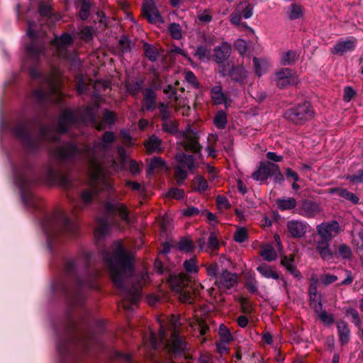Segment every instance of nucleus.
I'll use <instances>...</instances> for the list:
<instances>
[{
  "instance_id": "nucleus-1",
  "label": "nucleus",
  "mask_w": 363,
  "mask_h": 363,
  "mask_svg": "<svg viewBox=\"0 0 363 363\" xmlns=\"http://www.w3.org/2000/svg\"><path fill=\"white\" fill-rule=\"evenodd\" d=\"M104 259L107 263L111 279L123 298V306L126 310H134V305L141 298V282L149 278L147 272L142 273L136 283L129 287V278L133 273V254L125 250L120 240L114 242L111 252H106Z\"/></svg>"
},
{
  "instance_id": "nucleus-2",
  "label": "nucleus",
  "mask_w": 363,
  "mask_h": 363,
  "mask_svg": "<svg viewBox=\"0 0 363 363\" xmlns=\"http://www.w3.org/2000/svg\"><path fill=\"white\" fill-rule=\"evenodd\" d=\"M115 140L116 136L114 133L111 131H106L102 135L101 141L95 143L91 148L83 149V151H86L89 157L90 167H92L93 164L95 163L104 172V165L101 160L96 158V155L109 149ZM82 151V150L78 148L74 145L68 143L59 147L55 151V155L60 160L69 162L77 159Z\"/></svg>"
},
{
  "instance_id": "nucleus-3",
  "label": "nucleus",
  "mask_w": 363,
  "mask_h": 363,
  "mask_svg": "<svg viewBox=\"0 0 363 363\" xmlns=\"http://www.w3.org/2000/svg\"><path fill=\"white\" fill-rule=\"evenodd\" d=\"M98 112V106H87L82 110L79 113H74L70 110L64 111L59 120V130H55L50 128H43L41 129L40 137L43 139L49 140H57L60 133H62L72 125L77 123L79 121H82L84 123L95 125L96 128L101 130L104 128L101 124H96V115Z\"/></svg>"
},
{
  "instance_id": "nucleus-4",
  "label": "nucleus",
  "mask_w": 363,
  "mask_h": 363,
  "mask_svg": "<svg viewBox=\"0 0 363 363\" xmlns=\"http://www.w3.org/2000/svg\"><path fill=\"white\" fill-rule=\"evenodd\" d=\"M180 326L181 323L179 318H172L170 323V337L167 342L166 331L164 326L160 323L159 340H157L155 334L150 331L149 337H144L146 344H148L153 350H157L162 345L169 353L172 354L174 358H179L182 354V342L180 339Z\"/></svg>"
},
{
  "instance_id": "nucleus-5",
  "label": "nucleus",
  "mask_w": 363,
  "mask_h": 363,
  "mask_svg": "<svg viewBox=\"0 0 363 363\" xmlns=\"http://www.w3.org/2000/svg\"><path fill=\"white\" fill-rule=\"evenodd\" d=\"M43 229L47 238L48 247L51 248L52 240L55 237L62 234L76 235L78 225L67 217L65 212L58 210L52 216L45 218Z\"/></svg>"
},
{
  "instance_id": "nucleus-6",
  "label": "nucleus",
  "mask_w": 363,
  "mask_h": 363,
  "mask_svg": "<svg viewBox=\"0 0 363 363\" xmlns=\"http://www.w3.org/2000/svg\"><path fill=\"white\" fill-rule=\"evenodd\" d=\"M89 175L91 178V189L84 190L80 198L77 201H72L75 208H83L90 204L93 200L94 195L101 191L108 190L112 188V184L106 178L105 172L97 164H93L92 167H89Z\"/></svg>"
},
{
  "instance_id": "nucleus-7",
  "label": "nucleus",
  "mask_w": 363,
  "mask_h": 363,
  "mask_svg": "<svg viewBox=\"0 0 363 363\" xmlns=\"http://www.w3.org/2000/svg\"><path fill=\"white\" fill-rule=\"evenodd\" d=\"M61 72L57 67H52L50 73L43 77L41 87L33 92L35 99L39 102L45 100L55 101L57 99H52L61 96Z\"/></svg>"
},
{
  "instance_id": "nucleus-8",
  "label": "nucleus",
  "mask_w": 363,
  "mask_h": 363,
  "mask_svg": "<svg viewBox=\"0 0 363 363\" xmlns=\"http://www.w3.org/2000/svg\"><path fill=\"white\" fill-rule=\"evenodd\" d=\"M314 111L311 103L304 102L294 108H290L284 113L285 118L292 123L299 125L303 124L306 121L311 119L313 116Z\"/></svg>"
},
{
  "instance_id": "nucleus-9",
  "label": "nucleus",
  "mask_w": 363,
  "mask_h": 363,
  "mask_svg": "<svg viewBox=\"0 0 363 363\" xmlns=\"http://www.w3.org/2000/svg\"><path fill=\"white\" fill-rule=\"evenodd\" d=\"M15 182L18 186L23 203L26 206H35V199L30 191L33 182L30 178L21 172L15 173Z\"/></svg>"
},
{
  "instance_id": "nucleus-10",
  "label": "nucleus",
  "mask_w": 363,
  "mask_h": 363,
  "mask_svg": "<svg viewBox=\"0 0 363 363\" xmlns=\"http://www.w3.org/2000/svg\"><path fill=\"white\" fill-rule=\"evenodd\" d=\"M273 81L280 89H284L288 86L296 85L298 83L297 75L289 68H281L276 71Z\"/></svg>"
},
{
  "instance_id": "nucleus-11",
  "label": "nucleus",
  "mask_w": 363,
  "mask_h": 363,
  "mask_svg": "<svg viewBox=\"0 0 363 363\" xmlns=\"http://www.w3.org/2000/svg\"><path fill=\"white\" fill-rule=\"evenodd\" d=\"M45 178L46 182L50 184H57L65 188L69 186L70 179L69 177L61 173L52 164H48L45 167Z\"/></svg>"
},
{
  "instance_id": "nucleus-12",
  "label": "nucleus",
  "mask_w": 363,
  "mask_h": 363,
  "mask_svg": "<svg viewBox=\"0 0 363 363\" xmlns=\"http://www.w3.org/2000/svg\"><path fill=\"white\" fill-rule=\"evenodd\" d=\"M199 134L194 125H189L185 131H183V149L188 150L193 153H199L201 146L199 143Z\"/></svg>"
},
{
  "instance_id": "nucleus-13",
  "label": "nucleus",
  "mask_w": 363,
  "mask_h": 363,
  "mask_svg": "<svg viewBox=\"0 0 363 363\" xmlns=\"http://www.w3.org/2000/svg\"><path fill=\"white\" fill-rule=\"evenodd\" d=\"M316 232L319 241L330 242L339 233L340 225L336 220L322 223L317 225Z\"/></svg>"
},
{
  "instance_id": "nucleus-14",
  "label": "nucleus",
  "mask_w": 363,
  "mask_h": 363,
  "mask_svg": "<svg viewBox=\"0 0 363 363\" xmlns=\"http://www.w3.org/2000/svg\"><path fill=\"white\" fill-rule=\"evenodd\" d=\"M322 211L320 203L309 199H302L295 212L305 218H314Z\"/></svg>"
},
{
  "instance_id": "nucleus-15",
  "label": "nucleus",
  "mask_w": 363,
  "mask_h": 363,
  "mask_svg": "<svg viewBox=\"0 0 363 363\" xmlns=\"http://www.w3.org/2000/svg\"><path fill=\"white\" fill-rule=\"evenodd\" d=\"M238 277L228 270H223L215 281L216 286L223 291H227L237 286Z\"/></svg>"
},
{
  "instance_id": "nucleus-16",
  "label": "nucleus",
  "mask_w": 363,
  "mask_h": 363,
  "mask_svg": "<svg viewBox=\"0 0 363 363\" xmlns=\"http://www.w3.org/2000/svg\"><path fill=\"white\" fill-rule=\"evenodd\" d=\"M310 228L307 222L298 219H292L287 222V233L293 238H301L305 236Z\"/></svg>"
},
{
  "instance_id": "nucleus-17",
  "label": "nucleus",
  "mask_w": 363,
  "mask_h": 363,
  "mask_svg": "<svg viewBox=\"0 0 363 363\" xmlns=\"http://www.w3.org/2000/svg\"><path fill=\"white\" fill-rule=\"evenodd\" d=\"M220 72L223 76L228 75L232 80L238 83H243L247 77V72L243 67H235L230 63L224 65Z\"/></svg>"
},
{
  "instance_id": "nucleus-18",
  "label": "nucleus",
  "mask_w": 363,
  "mask_h": 363,
  "mask_svg": "<svg viewBox=\"0 0 363 363\" xmlns=\"http://www.w3.org/2000/svg\"><path fill=\"white\" fill-rule=\"evenodd\" d=\"M36 25L33 22H28V35L31 39L32 42L27 47L28 52L32 56H38L44 50L43 44L38 42V35L35 31Z\"/></svg>"
},
{
  "instance_id": "nucleus-19",
  "label": "nucleus",
  "mask_w": 363,
  "mask_h": 363,
  "mask_svg": "<svg viewBox=\"0 0 363 363\" xmlns=\"http://www.w3.org/2000/svg\"><path fill=\"white\" fill-rule=\"evenodd\" d=\"M72 37L67 33H64L58 38L56 37L52 41L55 52L62 57L68 59L67 50L72 45Z\"/></svg>"
},
{
  "instance_id": "nucleus-20",
  "label": "nucleus",
  "mask_w": 363,
  "mask_h": 363,
  "mask_svg": "<svg viewBox=\"0 0 363 363\" xmlns=\"http://www.w3.org/2000/svg\"><path fill=\"white\" fill-rule=\"evenodd\" d=\"M143 15L151 23H163L154 0H146L143 5Z\"/></svg>"
},
{
  "instance_id": "nucleus-21",
  "label": "nucleus",
  "mask_w": 363,
  "mask_h": 363,
  "mask_svg": "<svg viewBox=\"0 0 363 363\" xmlns=\"http://www.w3.org/2000/svg\"><path fill=\"white\" fill-rule=\"evenodd\" d=\"M278 164L269 162H261L258 169L255 171L252 177L253 179L259 182H264L269 177H272L274 171H277Z\"/></svg>"
},
{
  "instance_id": "nucleus-22",
  "label": "nucleus",
  "mask_w": 363,
  "mask_h": 363,
  "mask_svg": "<svg viewBox=\"0 0 363 363\" xmlns=\"http://www.w3.org/2000/svg\"><path fill=\"white\" fill-rule=\"evenodd\" d=\"M357 45V40L353 37L337 41L334 45L332 52L335 55H342L346 52L353 51Z\"/></svg>"
},
{
  "instance_id": "nucleus-23",
  "label": "nucleus",
  "mask_w": 363,
  "mask_h": 363,
  "mask_svg": "<svg viewBox=\"0 0 363 363\" xmlns=\"http://www.w3.org/2000/svg\"><path fill=\"white\" fill-rule=\"evenodd\" d=\"M91 340V337L88 335H77V337L72 339H69L65 341V342H58L57 344V350L59 352H62L64 350V344L65 347H80L82 348L88 347L89 342Z\"/></svg>"
},
{
  "instance_id": "nucleus-24",
  "label": "nucleus",
  "mask_w": 363,
  "mask_h": 363,
  "mask_svg": "<svg viewBox=\"0 0 363 363\" xmlns=\"http://www.w3.org/2000/svg\"><path fill=\"white\" fill-rule=\"evenodd\" d=\"M198 245L200 250H204L210 255H213L216 252L220 247L219 241L216 235L213 233L210 234L206 245L204 240L202 238L198 240Z\"/></svg>"
},
{
  "instance_id": "nucleus-25",
  "label": "nucleus",
  "mask_w": 363,
  "mask_h": 363,
  "mask_svg": "<svg viewBox=\"0 0 363 363\" xmlns=\"http://www.w3.org/2000/svg\"><path fill=\"white\" fill-rule=\"evenodd\" d=\"M230 45L226 42H223L220 45L214 48L213 57L215 61L220 64L225 61L230 57Z\"/></svg>"
},
{
  "instance_id": "nucleus-26",
  "label": "nucleus",
  "mask_w": 363,
  "mask_h": 363,
  "mask_svg": "<svg viewBox=\"0 0 363 363\" xmlns=\"http://www.w3.org/2000/svg\"><path fill=\"white\" fill-rule=\"evenodd\" d=\"M106 209L108 213L118 212L121 218L127 223H130V218L128 215V212L124 204L116 202L111 203L108 202L106 204Z\"/></svg>"
},
{
  "instance_id": "nucleus-27",
  "label": "nucleus",
  "mask_w": 363,
  "mask_h": 363,
  "mask_svg": "<svg viewBox=\"0 0 363 363\" xmlns=\"http://www.w3.org/2000/svg\"><path fill=\"white\" fill-rule=\"evenodd\" d=\"M253 65L255 72L259 77L265 74L270 66V63L267 59L256 57L253 58Z\"/></svg>"
},
{
  "instance_id": "nucleus-28",
  "label": "nucleus",
  "mask_w": 363,
  "mask_h": 363,
  "mask_svg": "<svg viewBox=\"0 0 363 363\" xmlns=\"http://www.w3.org/2000/svg\"><path fill=\"white\" fill-rule=\"evenodd\" d=\"M257 272L265 279H278L279 274L273 269V267L267 263H261L257 267Z\"/></svg>"
},
{
  "instance_id": "nucleus-29",
  "label": "nucleus",
  "mask_w": 363,
  "mask_h": 363,
  "mask_svg": "<svg viewBox=\"0 0 363 363\" xmlns=\"http://www.w3.org/2000/svg\"><path fill=\"white\" fill-rule=\"evenodd\" d=\"M145 147L149 153L159 152L162 151V141L156 135H151L145 143Z\"/></svg>"
},
{
  "instance_id": "nucleus-30",
  "label": "nucleus",
  "mask_w": 363,
  "mask_h": 363,
  "mask_svg": "<svg viewBox=\"0 0 363 363\" xmlns=\"http://www.w3.org/2000/svg\"><path fill=\"white\" fill-rule=\"evenodd\" d=\"M330 242H323L317 240L316 250L319 252L322 259L330 260L333 258V254L330 249Z\"/></svg>"
},
{
  "instance_id": "nucleus-31",
  "label": "nucleus",
  "mask_w": 363,
  "mask_h": 363,
  "mask_svg": "<svg viewBox=\"0 0 363 363\" xmlns=\"http://www.w3.org/2000/svg\"><path fill=\"white\" fill-rule=\"evenodd\" d=\"M183 270L191 277L198 273L199 264L195 255L191 257L189 259H185L183 262Z\"/></svg>"
},
{
  "instance_id": "nucleus-32",
  "label": "nucleus",
  "mask_w": 363,
  "mask_h": 363,
  "mask_svg": "<svg viewBox=\"0 0 363 363\" xmlns=\"http://www.w3.org/2000/svg\"><path fill=\"white\" fill-rule=\"evenodd\" d=\"M281 264L286 268V269L296 278H300L301 275L296 269L294 264V259L292 256H284L281 258Z\"/></svg>"
},
{
  "instance_id": "nucleus-33",
  "label": "nucleus",
  "mask_w": 363,
  "mask_h": 363,
  "mask_svg": "<svg viewBox=\"0 0 363 363\" xmlns=\"http://www.w3.org/2000/svg\"><path fill=\"white\" fill-rule=\"evenodd\" d=\"M16 134L22 138L30 148H35V145L32 144L30 131L25 124L18 125L15 129Z\"/></svg>"
},
{
  "instance_id": "nucleus-34",
  "label": "nucleus",
  "mask_w": 363,
  "mask_h": 363,
  "mask_svg": "<svg viewBox=\"0 0 363 363\" xmlns=\"http://www.w3.org/2000/svg\"><path fill=\"white\" fill-rule=\"evenodd\" d=\"M111 228V225L108 223L107 219L100 218L97 220V227L95 230V236L98 238H102L106 236Z\"/></svg>"
},
{
  "instance_id": "nucleus-35",
  "label": "nucleus",
  "mask_w": 363,
  "mask_h": 363,
  "mask_svg": "<svg viewBox=\"0 0 363 363\" xmlns=\"http://www.w3.org/2000/svg\"><path fill=\"white\" fill-rule=\"evenodd\" d=\"M211 98L215 104H224L225 106L228 104V99L226 96L222 91L220 86H215L211 89Z\"/></svg>"
},
{
  "instance_id": "nucleus-36",
  "label": "nucleus",
  "mask_w": 363,
  "mask_h": 363,
  "mask_svg": "<svg viewBox=\"0 0 363 363\" xmlns=\"http://www.w3.org/2000/svg\"><path fill=\"white\" fill-rule=\"evenodd\" d=\"M184 167H187L191 172H194L196 167L194 155L183 153V180H184L188 176L187 172L184 169Z\"/></svg>"
},
{
  "instance_id": "nucleus-37",
  "label": "nucleus",
  "mask_w": 363,
  "mask_h": 363,
  "mask_svg": "<svg viewBox=\"0 0 363 363\" xmlns=\"http://www.w3.org/2000/svg\"><path fill=\"white\" fill-rule=\"evenodd\" d=\"M168 281L172 290L178 294V298L180 299L182 296V274H171Z\"/></svg>"
},
{
  "instance_id": "nucleus-38",
  "label": "nucleus",
  "mask_w": 363,
  "mask_h": 363,
  "mask_svg": "<svg viewBox=\"0 0 363 363\" xmlns=\"http://www.w3.org/2000/svg\"><path fill=\"white\" fill-rule=\"evenodd\" d=\"M340 340L342 344H346L350 340V332L345 321H339L337 323Z\"/></svg>"
},
{
  "instance_id": "nucleus-39",
  "label": "nucleus",
  "mask_w": 363,
  "mask_h": 363,
  "mask_svg": "<svg viewBox=\"0 0 363 363\" xmlns=\"http://www.w3.org/2000/svg\"><path fill=\"white\" fill-rule=\"evenodd\" d=\"M278 207L281 211L291 210L293 208L296 209V201L292 197H286L279 199L277 201Z\"/></svg>"
},
{
  "instance_id": "nucleus-40",
  "label": "nucleus",
  "mask_w": 363,
  "mask_h": 363,
  "mask_svg": "<svg viewBox=\"0 0 363 363\" xmlns=\"http://www.w3.org/2000/svg\"><path fill=\"white\" fill-rule=\"evenodd\" d=\"M192 188L196 191L203 193L208 189V184L203 177L197 175L192 181Z\"/></svg>"
},
{
  "instance_id": "nucleus-41",
  "label": "nucleus",
  "mask_w": 363,
  "mask_h": 363,
  "mask_svg": "<svg viewBox=\"0 0 363 363\" xmlns=\"http://www.w3.org/2000/svg\"><path fill=\"white\" fill-rule=\"evenodd\" d=\"M333 193H337L340 196L342 197L347 201H350L353 204H357L359 202V198L353 193L347 191L345 189L337 188L332 190Z\"/></svg>"
},
{
  "instance_id": "nucleus-42",
  "label": "nucleus",
  "mask_w": 363,
  "mask_h": 363,
  "mask_svg": "<svg viewBox=\"0 0 363 363\" xmlns=\"http://www.w3.org/2000/svg\"><path fill=\"white\" fill-rule=\"evenodd\" d=\"M167 169V167L165 162L160 157H155L152 159H151L150 162L148 174H150L152 172L155 170L164 171Z\"/></svg>"
},
{
  "instance_id": "nucleus-43",
  "label": "nucleus",
  "mask_w": 363,
  "mask_h": 363,
  "mask_svg": "<svg viewBox=\"0 0 363 363\" xmlns=\"http://www.w3.org/2000/svg\"><path fill=\"white\" fill-rule=\"evenodd\" d=\"M237 7L244 18L248 19L252 16L254 8L247 1L240 2Z\"/></svg>"
},
{
  "instance_id": "nucleus-44",
  "label": "nucleus",
  "mask_w": 363,
  "mask_h": 363,
  "mask_svg": "<svg viewBox=\"0 0 363 363\" xmlns=\"http://www.w3.org/2000/svg\"><path fill=\"white\" fill-rule=\"evenodd\" d=\"M319 318L323 323L327 325H330L333 322V318L331 315L328 314L325 311L323 310L322 303H318L314 311Z\"/></svg>"
},
{
  "instance_id": "nucleus-45",
  "label": "nucleus",
  "mask_w": 363,
  "mask_h": 363,
  "mask_svg": "<svg viewBox=\"0 0 363 363\" xmlns=\"http://www.w3.org/2000/svg\"><path fill=\"white\" fill-rule=\"evenodd\" d=\"M297 59V52L296 51L289 50L282 53L280 59V63L282 65H290L294 64Z\"/></svg>"
},
{
  "instance_id": "nucleus-46",
  "label": "nucleus",
  "mask_w": 363,
  "mask_h": 363,
  "mask_svg": "<svg viewBox=\"0 0 363 363\" xmlns=\"http://www.w3.org/2000/svg\"><path fill=\"white\" fill-rule=\"evenodd\" d=\"M260 255L267 262L274 261L277 257V252L272 245L264 246L260 252Z\"/></svg>"
},
{
  "instance_id": "nucleus-47",
  "label": "nucleus",
  "mask_w": 363,
  "mask_h": 363,
  "mask_svg": "<svg viewBox=\"0 0 363 363\" xmlns=\"http://www.w3.org/2000/svg\"><path fill=\"white\" fill-rule=\"evenodd\" d=\"M218 334L220 336V341L230 343L233 339L230 330L223 324L220 325Z\"/></svg>"
},
{
  "instance_id": "nucleus-48",
  "label": "nucleus",
  "mask_w": 363,
  "mask_h": 363,
  "mask_svg": "<svg viewBox=\"0 0 363 363\" xmlns=\"http://www.w3.org/2000/svg\"><path fill=\"white\" fill-rule=\"evenodd\" d=\"M213 123L218 128H224L227 123V116L224 111H220L216 115Z\"/></svg>"
},
{
  "instance_id": "nucleus-49",
  "label": "nucleus",
  "mask_w": 363,
  "mask_h": 363,
  "mask_svg": "<svg viewBox=\"0 0 363 363\" xmlns=\"http://www.w3.org/2000/svg\"><path fill=\"white\" fill-rule=\"evenodd\" d=\"M178 123H174L172 121H165L162 124V130L169 134H178Z\"/></svg>"
},
{
  "instance_id": "nucleus-50",
  "label": "nucleus",
  "mask_w": 363,
  "mask_h": 363,
  "mask_svg": "<svg viewBox=\"0 0 363 363\" xmlns=\"http://www.w3.org/2000/svg\"><path fill=\"white\" fill-rule=\"evenodd\" d=\"M169 31L173 38L177 40L182 38V27L179 23H171L169 26Z\"/></svg>"
},
{
  "instance_id": "nucleus-51",
  "label": "nucleus",
  "mask_w": 363,
  "mask_h": 363,
  "mask_svg": "<svg viewBox=\"0 0 363 363\" xmlns=\"http://www.w3.org/2000/svg\"><path fill=\"white\" fill-rule=\"evenodd\" d=\"M144 50L146 57L152 62L157 60L158 52L155 48L152 45L145 43L144 45Z\"/></svg>"
},
{
  "instance_id": "nucleus-52",
  "label": "nucleus",
  "mask_w": 363,
  "mask_h": 363,
  "mask_svg": "<svg viewBox=\"0 0 363 363\" xmlns=\"http://www.w3.org/2000/svg\"><path fill=\"white\" fill-rule=\"evenodd\" d=\"M91 8V1L90 0H83L82 3V7L79 11V18L82 20H86L89 17V10Z\"/></svg>"
},
{
  "instance_id": "nucleus-53",
  "label": "nucleus",
  "mask_w": 363,
  "mask_h": 363,
  "mask_svg": "<svg viewBox=\"0 0 363 363\" xmlns=\"http://www.w3.org/2000/svg\"><path fill=\"white\" fill-rule=\"evenodd\" d=\"M196 246L190 236H183V253L191 252Z\"/></svg>"
},
{
  "instance_id": "nucleus-54",
  "label": "nucleus",
  "mask_w": 363,
  "mask_h": 363,
  "mask_svg": "<svg viewBox=\"0 0 363 363\" xmlns=\"http://www.w3.org/2000/svg\"><path fill=\"white\" fill-rule=\"evenodd\" d=\"M196 55L202 61L208 60L211 56V50L204 46H200L196 51Z\"/></svg>"
},
{
  "instance_id": "nucleus-55",
  "label": "nucleus",
  "mask_w": 363,
  "mask_h": 363,
  "mask_svg": "<svg viewBox=\"0 0 363 363\" xmlns=\"http://www.w3.org/2000/svg\"><path fill=\"white\" fill-rule=\"evenodd\" d=\"M337 254L342 259H350L352 255V252L347 245L341 244L337 247Z\"/></svg>"
},
{
  "instance_id": "nucleus-56",
  "label": "nucleus",
  "mask_w": 363,
  "mask_h": 363,
  "mask_svg": "<svg viewBox=\"0 0 363 363\" xmlns=\"http://www.w3.org/2000/svg\"><path fill=\"white\" fill-rule=\"evenodd\" d=\"M346 315L351 319L352 322L354 323L355 325H360L361 320L359 313L356 309L352 308H348L346 311Z\"/></svg>"
},
{
  "instance_id": "nucleus-57",
  "label": "nucleus",
  "mask_w": 363,
  "mask_h": 363,
  "mask_svg": "<svg viewBox=\"0 0 363 363\" xmlns=\"http://www.w3.org/2000/svg\"><path fill=\"white\" fill-rule=\"evenodd\" d=\"M302 10L301 6L292 4L290 7V11L289 13V17L291 20L297 19L301 16Z\"/></svg>"
},
{
  "instance_id": "nucleus-58",
  "label": "nucleus",
  "mask_w": 363,
  "mask_h": 363,
  "mask_svg": "<svg viewBox=\"0 0 363 363\" xmlns=\"http://www.w3.org/2000/svg\"><path fill=\"white\" fill-rule=\"evenodd\" d=\"M184 77L186 81L191 86V87L197 89L199 88V83L194 75V74L191 71H187L185 72Z\"/></svg>"
},
{
  "instance_id": "nucleus-59",
  "label": "nucleus",
  "mask_w": 363,
  "mask_h": 363,
  "mask_svg": "<svg viewBox=\"0 0 363 363\" xmlns=\"http://www.w3.org/2000/svg\"><path fill=\"white\" fill-rule=\"evenodd\" d=\"M247 239V233L245 228L238 229L234 234V240L237 242H243Z\"/></svg>"
},
{
  "instance_id": "nucleus-60",
  "label": "nucleus",
  "mask_w": 363,
  "mask_h": 363,
  "mask_svg": "<svg viewBox=\"0 0 363 363\" xmlns=\"http://www.w3.org/2000/svg\"><path fill=\"white\" fill-rule=\"evenodd\" d=\"M206 272L209 277H212L213 278L217 279L219 276L218 274V265L217 263H211L206 264Z\"/></svg>"
},
{
  "instance_id": "nucleus-61",
  "label": "nucleus",
  "mask_w": 363,
  "mask_h": 363,
  "mask_svg": "<svg viewBox=\"0 0 363 363\" xmlns=\"http://www.w3.org/2000/svg\"><path fill=\"white\" fill-rule=\"evenodd\" d=\"M345 179L352 183H362L363 182V169L358 171L354 174L347 175L345 177Z\"/></svg>"
},
{
  "instance_id": "nucleus-62",
  "label": "nucleus",
  "mask_w": 363,
  "mask_h": 363,
  "mask_svg": "<svg viewBox=\"0 0 363 363\" xmlns=\"http://www.w3.org/2000/svg\"><path fill=\"white\" fill-rule=\"evenodd\" d=\"M235 48L239 52L241 55H244L247 50V43L245 40L242 39H238L235 42Z\"/></svg>"
},
{
  "instance_id": "nucleus-63",
  "label": "nucleus",
  "mask_w": 363,
  "mask_h": 363,
  "mask_svg": "<svg viewBox=\"0 0 363 363\" xmlns=\"http://www.w3.org/2000/svg\"><path fill=\"white\" fill-rule=\"evenodd\" d=\"M230 21L234 25H240L242 21V15L238 7L230 16Z\"/></svg>"
},
{
  "instance_id": "nucleus-64",
  "label": "nucleus",
  "mask_w": 363,
  "mask_h": 363,
  "mask_svg": "<svg viewBox=\"0 0 363 363\" xmlns=\"http://www.w3.org/2000/svg\"><path fill=\"white\" fill-rule=\"evenodd\" d=\"M125 184L133 191H135L138 194H142L145 191V187L138 182L127 181Z\"/></svg>"
}]
</instances>
